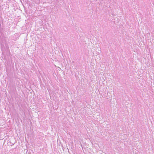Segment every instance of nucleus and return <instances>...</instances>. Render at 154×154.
Here are the masks:
<instances>
[{
    "instance_id": "2",
    "label": "nucleus",
    "mask_w": 154,
    "mask_h": 154,
    "mask_svg": "<svg viewBox=\"0 0 154 154\" xmlns=\"http://www.w3.org/2000/svg\"><path fill=\"white\" fill-rule=\"evenodd\" d=\"M98 54H100V53L99 52H98Z\"/></svg>"
},
{
    "instance_id": "1",
    "label": "nucleus",
    "mask_w": 154,
    "mask_h": 154,
    "mask_svg": "<svg viewBox=\"0 0 154 154\" xmlns=\"http://www.w3.org/2000/svg\"><path fill=\"white\" fill-rule=\"evenodd\" d=\"M97 48L98 50H99V49H100V48L99 47H97Z\"/></svg>"
}]
</instances>
